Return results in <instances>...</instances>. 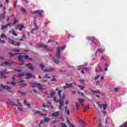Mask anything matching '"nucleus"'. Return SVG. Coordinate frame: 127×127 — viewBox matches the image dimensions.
Listing matches in <instances>:
<instances>
[{"label": "nucleus", "mask_w": 127, "mask_h": 127, "mask_svg": "<svg viewBox=\"0 0 127 127\" xmlns=\"http://www.w3.org/2000/svg\"><path fill=\"white\" fill-rule=\"evenodd\" d=\"M30 84L32 88H34V87H37L38 89H39V90H41V91H43V90H44V88H43V86L41 85L40 83H31Z\"/></svg>", "instance_id": "nucleus-1"}, {"label": "nucleus", "mask_w": 127, "mask_h": 127, "mask_svg": "<svg viewBox=\"0 0 127 127\" xmlns=\"http://www.w3.org/2000/svg\"><path fill=\"white\" fill-rule=\"evenodd\" d=\"M40 67L42 68V70L44 71V72H52V71H54L55 70L54 68H50L49 69H44V68H45V65L43 64V63L40 64Z\"/></svg>", "instance_id": "nucleus-2"}, {"label": "nucleus", "mask_w": 127, "mask_h": 127, "mask_svg": "<svg viewBox=\"0 0 127 127\" xmlns=\"http://www.w3.org/2000/svg\"><path fill=\"white\" fill-rule=\"evenodd\" d=\"M98 105L100 109H103V111L102 113L103 114H104V115H105V114H106V111L105 110L107 109V107H108V105L106 104L102 105L101 104V102H98Z\"/></svg>", "instance_id": "nucleus-3"}, {"label": "nucleus", "mask_w": 127, "mask_h": 127, "mask_svg": "<svg viewBox=\"0 0 127 127\" xmlns=\"http://www.w3.org/2000/svg\"><path fill=\"white\" fill-rule=\"evenodd\" d=\"M37 47L39 48H44L47 50V51H53V50L48 49V45H47L39 44L37 45Z\"/></svg>", "instance_id": "nucleus-4"}, {"label": "nucleus", "mask_w": 127, "mask_h": 127, "mask_svg": "<svg viewBox=\"0 0 127 127\" xmlns=\"http://www.w3.org/2000/svg\"><path fill=\"white\" fill-rule=\"evenodd\" d=\"M8 104H9V105H11V106H19L20 107H21V104H20V103H19V101L18 100H16L15 104L13 103L12 101H9L8 102Z\"/></svg>", "instance_id": "nucleus-5"}, {"label": "nucleus", "mask_w": 127, "mask_h": 127, "mask_svg": "<svg viewBox=\"0 0 127 127\" xmlns=\"http://www.w3.org/2000/svg\"><path fill=\"white\" fill-rule=\"evenodd\" d=\"M24 27V26L21 24H17L15 26V29L16 30H19L20 31H22V28Z\"/></svg>", "instance_id": "nucleus-6"}, {"label": "nucleus", "mask_w": 127, "mask_h": 127, "mask_svg": "<svg viewBox=\"0 0 127 127\" xmlns=\"http://www.w3.org/2000/svg\"><path fill=\"white\" fill-rule=\"evenodd\" d=\"M59 96L60 97V101H59V103L60 106H63L64 101L62 100V96L61 95V90H59Z\"/></svg>", "instance_id": "nucleus-7"}, {"label": "nucleus", "mask_w": 127, "mask_h": 127, "mask_svg": "<svg viewBox=\"0 0 127 127\" xmlns=\"http://www.w3.org/2000/svg\"><path fill=\"white\" fill-rule=\"evenodd\" d=\"M98 52H99V53H103V50L101 49H97L95 55L92 56L93 60H96V57H97V53H98Z\"/></svg>", "instance_id": "nucleus-8"}, {"label": "nucleus", "mask_w": 127, "mask_h": 127, "mask_svg": "<svg viewBox=\"0 0 127 127\" xmlns=\"http://www.w3.org/2000/svg\"><path fill=\"white\" fill-rule=\"evenodd\" d=\"M5 73H6V70L4 71H0V77L2 79H4L6 78V76H5Z\"/></svg>", "instance_id": "nucleus-9"}, {"label": "nucleus", "mask_w": 127, "mask_h": 127, "mask_svg": "<svg viewBox=\"0 0 127 127\" xmlns=\"http://www.w3.org/2000/svg\"><path fill=\"white\" fill-rule=\"evenodd\" d=\"M92 43L95 45V46H98V45H100V41L98 40H95V39L92 40Z\"/></svg>", "instance_id": "nucleus-10"}, {"label": "nucleus", "mask_w": 127, "mask_h": 127, "mask_svg": "<svg viewBox=\"0 0 127 127\" xmlns=\"http://www.w3.org/2000/svg\"><path fill=\"white\" fill-rule=\"evenodd\" d=\"M8 26H9V27H10V26H11V23H8L5 25H2L1 26L0 29H4L6 28Z\"/></svg>", "instance_id": "nucleus-11"}, {"label": "nucleus", "mask_w": 127, "mask_h": 127, "mask_svg": "<svg viewBox=\"0 0 127 127\" xmlns=\"http://www.w3.org/2000/svg\"><path fill=\"white\" fill-rule=\"evenodd\" d=\"M72 85L73 83L68 84L67 83H65V86H63V89H68V88H71L72 87Z\"/></svg>", "instance_id": "nucleus-12"}, {"label": "nucleus", "mask_w": 127, "mask_h": 127, "mask_svg": "<svg viewBox=\"0 0 127 127\" xmlns=\"http://www.w3.org/2000/svg\"><path fill=\"white\" fill-rule=\"evenodd\" d=\"M55 56L57 59H60V58H61V54H60V52H59V51H57Z\"/></svg>", "instance_id": "nucleus-13"}, {"label": "nucleus", "mask_w": 127, "mask_h": 127, "mask_svg": "<svg viewBox=\"0 0 127 127\" xmlns=\"http://www.w3.org/2000/svg\"><path fill=\"white\" fill-rule=\"evenodd\" d=\"M12 63H13L12 62H11L10 63L5 62L4 63H2L1 66H9V65H11V64H12Z\"/></svg>", "instance_id": "nucleus-14"}, {"label": "nucleus", "mask_w": 127, "mask_h": 127, "mask_svg": "<svg viewBox=\"0 0 127 127\" xmlns=\"http://www.w3.org/2000/svg\"><path fill=\"white\" fill-rule=\"evenodd\" d=\"M1 88L4 89V90H9L11 89V87L8 86L7 85L3 86L2 84H0Z\"/></svg>", "instance_id": "nucleus-15"}, {"label": "nucleus", "mask_w": 127, "mask_h": 127, "mask_svg": "<svg viewBox=\"0 0 127 127\" xmlns=\"http://www.w3.org/2000/svg\"><path fill=\"white\" fill-rule=\"evenodd\" d=\"M60 113H61V112H60V111L55 112L54 113H53L52 114V117H58V116H59V115H60Z\"/></svg>", "instance_id": "nucleus-16"}, {"label": "nucleus", "mask_w": 127, "mask_h": 127, "mask_svg": "<svg viewBox=\"0 0 127 127\" xmlns=\"http://www.w3.org/2000/svg\"><path fill=\"white\" fill-rule=\"evenodd\" d=\"M78 122L80 124V125L82 126V127H85L86 125H87V123H86L85 122H84V121L81 119H79Z\"/></svg>", "instance_id": "nucleus-17"}, {"label": "nucleus", "mask_w": 127, "mask_h": 127, "mask_svg": "<svg viewBox=\"0 0 127 127\" xmlns=\"http://www.w3.org/2000/svg\"><path fill=\"white\" fill-rule=\"evenodd\" d=\"M50 106H51V103L48 102L47 103V105L45 104V103H44L43 104V108H49V107H50Z\"/></svg>", "instance_id": "nucleus-18"}, {"label": "nucleus", "mask_w": 127, "mask_h": 127, "mask_svg": "<svg viewBox=\"0 0 127 127\" xmlns=\"http://www.w3.org/2000/svg\"><path fill=\"white\" fill-rule=\"evenodd\" d=\"M41 12H42V10H36L34 11H31L32 14H34V13H38V14H39V13H41Z\"/></svg>", "instance_id": "nucleus-19"}, {"label": "nucleus", "mask_w": 127, "mask_h": 127, "mask_svg": "<svg viewBox=\"0 0 127 127\" xmlns=\"http://www.w3.org/2000/svg\"><path fill=\"white\" fill-rule=\"evenodd\" d=\"M7 54L10 55V57H13V56H15V55H21V53H15L13 54H11L10 53H8Z\"/></svg>", "instance_id": "nucleus-20"}, {"label": "nucleus", "mask_w": 127, "mask_h": 127, "mask_svg": "<svg viewBox=\"0 0 127 127\" xmlns=\"http://www.w3.org/2000/svg\"><path fill=\"white\" fill-rule=\"evenodd\" d=\"M78 101H79V104L82 106V107H84V104H83V103L85 102V99H83L82 98H79Z\"/></svg>", "instance_id": "nucleus-21"}, {"label": "nucleus", "mask_w": 127, "mask_h": 127, "mask_svg": "<svg viewBox=\"0 0 127 127\" xmlns=\"http://www.w3.org/2000/svg\"><path fill=\"white\" fill-rule=\"evenodd\" d=\"M19 11L21 12H22L23 13H26V12H27L26 9L25 8H24L23 7H21L20 8Z\"/></svg>", "instance_id": "nucleus-22"}, {"label": "nucleus", "mask_w": 127, "mask_h": 127, "mask_svg": "<svg viewBox=\"0 0 127 127\" xmlns=\"http://www.w3.org/2000/svg\"><path fill=\"white\" fill-rule=\"evenodd\" d=\"M55 91L53 90L52 91V93L50 94V95H48V98H52L54 95H55Z\"/></svg>", "instance_id": "nucleus-23"}, {"label": "nucleus", "mask_w": 127, "mask_h": 127, "mask_svg": "<svg viewBox=\"0 0 127 127\" xmlns=\"http://www.w3.org/2000/svg\"><path fill=\"white\" fill-rule=\"evenodd\" d=\"M26 75L27 76L26 77V79H28V78H29V77H33V78H35V76L34 75H32V74H31L29 73H26Z\"/></svg>", "instance_id": "nucleus-24"}, {"label": "nucleus", "mask_w": 127, "mask_h": 127, "mask_svg": "<svg viewBox=\"0 0 127 127\" xmlns=\"http://www.w3.org/2000/svg\"><path fill=\"white\" fill-rule=\"evenodd\" d=\"M32 64L29 63V64H26V66H27V67H29V69H30V70H34V68H33V66H32V65H31Z\"/></svg>", "instance_id": "nucleus-25"}, {"label": "nucleus", "mask_w": 127, "mask_h": 127, "mask_svg": "<svg viewBox=\"0 0 127 127\" xmlns=\"http://www.w3.org/2000/svg\"><path fill=\"white\" fill-rule=\"evenodd\" d=\"M65 49V47H57V51H59L60 52L61 50H64Z\"/></svg>", "instance_id": "nucleus-26"}, {"label": "nucleus", "mask_w": 127, "mask_h": 127, "mask_svg": "<svg viewBox=\"0 0 127 127\" xmlns=\"http://www.w3.org/2000/svg\"><path fill=\"white\" fill-rule=\"evenodd\" d=\"M64 111H65V112L66 113L67 116H69V115H70V110L67 109V106H65L64 107Z\"/></svg>", "instance_id": "nucleus-27"}, {"label": "nucleus", "mask_w": 127, "mask_h": 127, "mask_svg": "<svg viewBox=\"0 0 127 127\" xmlns=\"http://www.w3.org/2000/svg\"><path fill=\"white\" fill-rule=\"evenodd\" d=\"M34 25L35 26V27L36 28H33L32 29V32H33V31H34V30H37L38 29V26H37L36 24H35V22L34 23Z\"/></svg>", "instance_id": "nucleus-28"}, {"label": "nucleus", "mask_w": 127, "mask_h": 127, "mask_svg": "<svg viewBox=\"0 0 127 127\" xmlns=\"http://www.w3.org/2000/svg\"><path fill=\"white\" fill-rule=\"evenodd\" d=\"M24 104L26 105L27 106L28 108H30V104L29 103H27V101L26 100H24Z\"/></svg>", "instance_id": "nucleus-29"}, {"label": "nucleus", "mask_w": 127, "mask_h": 127, "mask_svg": "<svg viewBox=\"0 0 127 127\" xmlns=\"http://www.w3.org/2000/svg\"><path fill=\"white\" fill-rule=\"evenodd\" d=\"M4 14L2 13V14H0V19H1V18H4L5 16V11H4Z\"/></svg>", "instance_id": "nucleus-30"}, {"label": "nucleus", "mask_w": 127, "mask_h": 127, "mask_svg": "<svg viewBox=\"0 0 127 127\" xmlns=\"http://www.w3.org/2000/svg\"><path fill=\"white\" fill-rule=\"evenodd\" d=\"M20 63L17 64L18 65H24L25 64V63H24V62L22 60L21 61H19Z\"/></svg>", "instance_id": "nucleus-31"}, {"label": "nucleus", "mask_w": 127, "mask_h": 127, "mask_svg": "<svg viewBox=\"0 0 127 127\" xmlns=\"http://www.w3.org/2000/svg\"><path fill=\"white\" fill-rule=\"evenodd\" d=\"M98 68H99V70H98L97 69H96V71H98L99 72H103V69H102V67H101V66H100V64H98Z\"/></svg>", "instance_id": "nucleus-32"}, {"label": "nucleus", "mask_w": 127, "mask_h": 127, "mask_svg": "<svg viewBox=\"0 0 127 127\" xmlns=\"http://www.w3.org/2000/svg\"><path fill=\"white\" fill-rule=\"evenodd\" d=\"M90 91H91L92 93H96L98 94H101V92H100L99 90H93L92 89H90Z\"/></svg>", "instance_id": "nucleus-33"}, {"label": "nucleus", "mask_w": 127, "mask_h": 127, "mask_svg": "<svg viewBox=\"0 0 127 127\" xmlns=\"http://www.w3.org/2000/svg\"><path fill=\"white\" fill-rule=\"evenodd\" d=\"M49 121H50V118H45L44 119V122H45V123H48Z\"/></svg>", "instance_id": "nucleus-34"}, {"label": "nucleus", "mask_w": 127, "mask_h": 127, "mask_svg": "<svg viewBox=\"0 0 127 127\" xmlns=\"http://www.w3.org/2000/svg\"><path fill=\"white\" fill-rule=\"evenodd\" d=\"M53 61L54 63H55V64H59L60 62L58 60H54Z\"/></svg>", "instance_id": "nucleus-35"}, {"label": "nucleus", "mask_w": 127, "mask_h": 127, "mask_svg": "<svg viewBox=\"0 0 127 127\" xmlns=\"http://www.w3.org/2000/svg\"><path fill=\"white\" fill-rule=\"evenodd\" d=\"M86 39L87 40H91V42H92V40H93V39H95V37H90V38H86Z\"/></svg>", "instance_id": "nucleus-36"}, {"label": "nucleus", "mask_w": 127, "mask_h": 127, "mask_svg": "<svg viewBox=\"0 0 127 127\" xmlns=\"http://www.w3.org/2000/svg\"><path fill=\"white\" fill-rule=\"evenodd\" d=\"M105 71H108V67H109L110 65L109 64H105Z\"/></svg>", "instance_id": "nucleus-37"}, {"label": "nucleus", "mask_w": 127, "mask_h": 127, "mask_svg": "<svg viewBox=\"0 0 127 127\" xmlns=\"http://www.w3.org/2000/svg\"><path fill=\"white\" fill-rule=\"evenodd\" d=\"M75 109H76V110H79V104L76 102H75Z\"/></svg>", "instance_id": "nucleus-38"}, {"label": "nucleus", "mask_w": 127, "mask_h": 127, "mask_svg": "<svg viewBox=\"0 0 127 127\" xmlns=\"http://www.w3.org/2000/svg\"><path fill=\"white\" fill-rule=\"evenodd\" d=\"M20 86H21V87H26L27 86V84H26V83H21L20 84Z\"/></svg>", "instance_id": "nucleus-39"}, {"label": "nucleus", "mask_w": 127, "mask_h": 127, "mask_svg": "<svg viewBox=\"0 0 127 127\" xmlns=\"http://www.w3.org/2000/svg\"><path fill=\"white\" fill-rule=\"evenodd\" d=\"M9 41L11 44H13V43H15V41L11 40V39H9Z\"/></svg>", "instance_id": "nucleus-40"}, {"label": "nucleus", "mask_w": 127, "mask_h": 127, "mask_svg": "<svg viewBox=\"0 0 127 127\" xmlns=\"http://www.w3.org/2000/svg\"><path fill=\"white\" fill-rule=\"evenodd\" d=\"M23 75H24L23 73L20 72V73H18V77H23Z\"/></svg>", "instance_id": "nucleus-41"}, {"label": "nucleus", "mask_w": 127, "mask_h": 127, "mask_svg": "<svg viewBox=\"0 0 127 127\" xmlns=\"http://www.w3.org/2000/svg\"><path fill=\"white\" fill-rule=\"evenodd\" d=\"M12 34L14 36H16V37L17 36V34H16V33H15V31H14V30L12 31Z\"/></svg>", "instance_id": "nucleus-42"}, {"label": "nucleus", "mask_w": 127, "mask_h": 127, "mask_svg": "<svg viewBox=\"0 0 127 127\" xmlns=\"http://www.w3.org/2000/svg\"><path fill=\"white\" fill-rule=\"evenodd\" d=\"M99 77H101V75H96V76L94 77V80H98V79H99Z\"/></svg>", "instance_id": "nucleus-43"}, {"label": "nucleus", "mask_w": 127, "mask_h": 127, "mask_svg": "<svg viewBox=\"0 0 127 127\" xmlns=\"http://www.w3.org/2000/svg\"><path fill=\"white\" fill-rule=\"evenodd\" d=\"M0 37H1V38H6V36H5L4 34L1 35Z\"/></svg>", "instance_id": "nucleus-44"}, {"label": "nucleus", "mask_w": 127, "mask_h": 127, "mask_svg": "<svg viewBox=\"0 0 127 127\" xmlns=\"http://www.w3.org/2000/svg\"><path fill=\"white\" fill-rule=\"evenodd\" d=\"M78 87L80 88V90H83L85 88V87L82 86V85H78Z\"/></svg>", "instance_id": "nucleus-45"}, {"label": "nucleus", "mask_w": 127, "mask_h": 127, "mask_svg": "<svg viewBox=\"0 0 127 127\" xmlns=\"http://www.w3.org/2000/svg\"><path fill=\"white\" fill-rule=\"evenodd\" d=\"M44 78H47L48 79H50V76H47V74H46L44 75Z\"/></svg>", "instance_id": "nucleus-46"}, {"label": "nucleus", "mask_w": 127, "mask_h": 127, "mask_svg": "<svg viewBox=\"0 0 127 127\" xmlns=\"http://www.w3.org/2000/svg\"><path fill=\"white\" fill-rule=\"evenodd\" d=\"M22 59V56H18V59L19 60V61H21V59Z\"/></svg>", "instance_id": "nucleus-47"}, {"label": "nucleus", "mask_w": 127, "mask_h": 127, "mask_svg": "<svg viewBox=\"0 0 127 127\" xmlns=\"http://www.w3.org/2000/svg\"><path fill=\"white\" fill-rule=\"evenodd\" d=\"M0 43H1L2 44H4V43H5V42H4V40H2L0 39Z\"/></svg>", "instance_id": "nucleus-48"}, {"label": "nucleus", "mask_w": 127, "mask_h": 127, "mask_svg": "<svg viewBox=\"0 0 127 127\" xmlns=\"http://www.w3.org/2000/svg\"><path fill=\"white\" fill-rule=\"evenodd\" d=\"M54 77H55V75H54L53 77L52 78V79L50 80V81H56V79H55V78H54Z\"/></svg>", "instance_id": "nucleus-49"}, {"label": "nucleus", "mask_w": 127, "mask_h": 127, "mask_svg": "<svg viewBox=\"0 0 127 127\" xmlns=\"http://www.w3.org/2000/svg\"><path fill=\"white\" fill-rule=\"evenodd\" d=\"M61 125L62 126V127H67V125H66L65 124H64L63 123H61Z\"/></svg>", "instance_id": "nucleus-50"}, {"label": "nucleus", "mask_w": 127, "mask_h": 127, "mask_svg": "<svg viewBox=\"0 0 127 127\" xmlns=\"http://www.w3.org/2000/svg\"><path fill=\"white\" fill-rule=\"evenodd\" d=\"M18 82L19 83H22V82H23V80H22V79H18Z\"/></svg>", "instance_id": "nucleus-51"}, {"label": "nucleus", "mask_w": 127, "mask_h": 127, "mask_svg": "<svg viewBox=\"0 0 127 127\" xmlns=\"http://www.w3.org/2000/svg\"><path fill=\"white\" fill-rule=\"evenodd\" d=\"M80 82L81 84H84V82H85V80L84 79H81L80 80Z\"/></svg>", "instance_id": "nucleus-52"}, {"label": "nucleus", "mask_w": 127, "mask_h": 127, "mask_svg": "<svg viewBox=\"0 0 127 127\" xmlns=\"http://www.w3.org/2000/svg\"><path fill=\"white\" fill-rule=\"evenodd\" d=\"M18 93H21V95H25V92H22L20 91H18Z\"/></svg>", "instance_id": "nucleus-53"}, {"label": "nucleus", "mask_w": 127, "mask_h": 127, "mask_svg": "<svg viewBox=\"0 0 127 127\" xmlns=\"http://www.w3.org/2000/svg\"><path fill=\"white\" fill-rule=\"evenodd\" d=\"M11 85H12V86H14L15 85V82H14V81H12L11 82Z\"/></svg>", "instance_id": "nucleus-54"}, {"label": "nucleus", "mask_w": 127, "mask_h": 127, "mask_svg": "<svg viewBox=\"0 0 127 127\" xmlns=\"http://www.w3.org/2000/svg\"><path fill=\"white\" fill-rule=\"evenodd\" d=\"M84 108H85L86 110H88V109H89V108H90V106H89V105H87L86 106L84 107Z\"/></svg>", "instance_id": "nucleus-55"}, {"label": "nucleus", "mask_w": 127, "mask_h": 127, "mask_svg": "<svg viewBox=\"0 0 127 127\" xmlns=\"http://www.w3.org/2000/svg\"><path fill=\"white\" fill-rule=\"evenodd\" d=\"M96 86H99V85H100V83H99V81H97L96 82Z\"/></svg>", "instance_id": "nucleus-56"}, {"label": "nucleus", "mask_w": 127, "mask_h": 127, "mask_svg": "<svg viewBox=\"0 0 127 127\" xmlns=\"http://www.w3.org/2000/svg\"><path fill=\"white\" fill-rule=\"evenodd\" d=\"M83 69L86 71H87V70H90V69L88 67H84Z\"/></svg>", "instance_id": "nucleus-57"}, {"label": "nucleus", "mask_w": 127, "mask_h": 127, "mask_svg": "<svg viewBox=\"0 0 127 127\" xmlns=\"http://www.w3.org/2000/svg\"><path fill=\"white\" fill-rule=\"evenodd\" d=\"M49 23V21H47L46 22L44 23L45 24V26H46V25H47V24H48V23Z\"/></svg>", "instance_id": "nucleus-58"}, {"label": "nucleus", "mask_w": 127, "mask_h": 127, "mask_svg": "<svg viewBox=\"0 0 127 127\" xmlns=\"http://www.w3.org/2000/svg\"><path fill=\"white\" fill-rule=\"evenodd\" d=\"M54 100V101L56 103H58V101H57V97H55Z\"/></svg>", "instance_id": "nucleus-59"}, {"label": "nucleus", "mask_w": 127, "mask_h": 127, "mask_svg": "<svg viewBox=\"0 0 127 127\" xmlns=\"http://www.w3.org/2000/svg\"><path fill=\"white\" fill-rule=\"evenodd\" d=\"M23 57H24V58L26 59V60H28V56H25Z\"/></svg>", "instance_id": "nucleus-60"}, {"label": "nucleus", "mask_w": 127, "mask_h": 127, "mask_svg": "<svg viewBox=\"0 0 127 127\" xmlns=\"http://www.w3.org/2000/svg\"><path fill=\"white\" fill-rule=\"evenodd\" d=\"M118 91H119V88H118V87H116L115 88V91L117 92Z\"/></svg>", "instance_id": "nucleus-61"}, {"label": "nucleus", "mask_w": 127, "mask_h": 127, "mask_svg": "<svg viewBox=\"0 0 127 127\" xmlns=\"http://www.w3.org/2000/svg\"><path fill=\"white\" fill-rule=\"evenodd\" d=\"M16 22H17V20H16V19L14 18V23L15 24V23H16Z\"/></svg>", "instance_id": "nucleus-62"}, {"label": "nucleus", "mask_w": 127, "mask_h": 127, "mask_svg": "<svg viewBox=\"0 0 127 127\" xmlns=\"http://www.w3.org/2000/svg\"><path fill=\"white\" fill-rule=\"evenodd\" d=\"M121 127H127V124L125 123V125H123Z\"/></svg>", "instance_id": "nucleus-63"}, {"label": "nucleus", "mask_w": 127, "mask_h": 127, "mask_svg": "<svg viewBox=\"0 0 127 127\" xmlns=\"http://www.w3.org/2000/svg\"><path fill=\"white\" fill-rule=\"evenodd\" d=\"M98 127H104V126H103V125H102L101 123H99Z\"/></svg>", "instance_id": "nucleus-64"}]
</instances>
